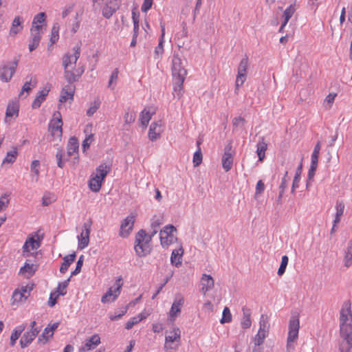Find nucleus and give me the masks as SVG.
I'll return each mask as SVG.
<instances>
[{"instance_id":"f8f14e48","label":"nucleus","mask_w":352,"mask_h":352,"mask_svg":"<svg viewBox=\"0 0 352 352\" xmlns=\"http://www.w3.org/2000/svg\"><path fill=\"white\" fill-rule=\"evenodd\" d=\"M74 54H65L63 57V66L64 72L69 69V67L72 65H76L78 59L80 56V47L76 46L74 47Z\"/></svg>"},{"instance_id":"864d4df0","label":"nucleus","mask_w":352,"mask_h":352,"mask_svg":"<svg viewBox=\"0 0 352 352\" xmlns=\"http://www.w3.org/2000/svg\"><path fill=\"white\" fill-rule=\"evenodd\" d=\"M36 82L35 81H32V78L29 81H26L22 87L21 91L20 94H23V92L29 93L32 88L35 87Z\"/></svg>"},{"instance_id":"c9c22d12","label":"nucleus","mask_w":352,"mask_h":352,"mask_svg":"<svg viewBox=\"0 0 352 352\" xmlns=\"http://www.w3.org/2000/svg\"><path fill=\"white\" fill-rule=\"evenodd\" d=\"M19 115V104L17 102H10L8 104L6 116V118H10L14 116L17 117Z\"/></svg>"},{"instance_id":"a211bd4d","label":"nucleus","mask_w":352,"mask_h":352,"mask_svg":"<svg viewBox=\"0 0 352 352\" xmlns=\"http://www.w3.org/2000/svg\"><path fill=\"white\" fill-rule=\"evenodd\" d=\"M85 72V66L81 65L78 66L77 68L74 70H66L64 72V77L66 80L72 84L74 82H76L79 80L80 77Z\"/></svg>"},{"instance_id":"412c9836","label":"nucleus","mask_w":352,"mask_h":352,"mask_svg":"<svg viewBox=\"0 0 352 352\" xmlns=\"http://www.w3.org/2000/svg\"><path fill=\"white\" fill-rule=\"evenodd\" d=\"M101 343L100 337L98 334H94L86 340L85 344L81 347L80 351H88L94 349Z\"/></svg>"},{"instance_id":"4be33fe9","label":"nucleus","mask_w":352,"mask_h":352,"mask_svg":"<svg viewBox=\"0 0 352 352\" xmlns=\"http://www.w3.org/2000/svg\"><path fill=\"white\" fill-rule=\"evenodd\" d=\"M163 131L161 121L153 122L151 124L148 131V138L151 141H155Z\"/></svg>"},{"instance_id":"0e129e2a","label":"nucleus","mask_w":352,"mask_h":352,"mask_svg":"<svg viewBox=\"0 0 352 352\" xmlns=\"http://www.w3.org/2000/svg\"><path fill=\"white\" fill-rule=\"evenodd\" d=\"M64 155V151L63 149H58L56 154V157L57 160V165L59 168H63L64 166V162L63 160V157Z\"/></svg>"},{"instance_id":"72a5a7b5","label":"nucleus","mask_w":352,"mask_h":352,"mask_svg":"<svg viewBox=\"0 0 352 352\" xmlns=\"http://www.w3.org/2000/svg\"><path fill=\"white\" fill-rule=\"evenodd\" d=\"M344 204L342 201H338L336 206V212L334 219V226L340 223L341 217L342 216L344 210Z\"/></svg>"},{"instance_id":"7c9ffc66","label":"nucleus","mask_w":352,"mask_h":352,"mask_svg":"<svg viewBox=\"0 0 352 352\" xmlns=\"http://www.w3.org/2000/svg\"><path fill=\"white\" fill-rule=\"evenodd\" d=\"M184 254V250L182 248H180L177 250H174L172 252L170 256V262L173 265L176 267H179L182 265V255Z\"/></svg>"},{"instance_id":"5fc2aeb1","label":"nucleus","mask_w":352,"mask_h":352,"mask_svg":"<svg viewBox=\"0 0 352 352\" xmlns=\"http://www.w3.org/2000/svg\"><path fill=\"white\" fill-rule=\"evenodd\" d=\"M288 257L286 255H284L282 256V258H281V263H280V265L278 270V274L279 276H281L283 275L285 272V269L287 267V265L288 264Z\"/></svg>"},{"instance_id":"58836bf2","label":"nucleus","mask_w":352,"mask_h":352,"mask_svg":"<svg viewBox=\"0 0 352 352\" xmlns=\"http://www.w3.org/2000/svg\"><path fill=\"white\" fill-rule=\"evenodd\" d=\"M147 317V315L141 313L139 315L131 318L125 325V328L126 329H131L135 324L139 323L142 320L145 319Z\"/></svg>"},{"instance_id":"774afa93","label":"nucleus","mask_w":352,"mask_h":352,"mask_svg":"<svg viewBox=\"0 0 352 352\" xmlns=\"http://www.w3.org/2000/svg\"><path fill=\"white\" fill-rule=\"evenodd\" d=\"M118 69L116 68L111 73V75L110 76V79L109 81L108 87H111L113 82H116L118 78Z\"/></svg>"},{"instance_id":"1a4fd4ad","label":"nucleus","mask_w":352,"mask_h":352,"mask_svg":"<svg viewBox=\"0 0 352 352\" xmlns=\"http://www.w3.org/2000/svg\"><path fill=\"white\" fill-rule=\"evenodd\" d=\"M176 231V228L172 226H166L164 230L160 232V242L162 247H168L170 244L173 243L176 239L173 232Z\"/></svg>"},{"instance_id":"9b49d317","label":"nucleus","mask_w":352,"mask_h":352,"mask_svg":"<svg viewBox=\"0 0 352 352\" xmlns=\"http://www.w3.org/2000/svg\"><path fill=\"white\" fill-rule=\"evenodd\" d=\"M135 217L136 214L131 213L122 221L119 232L120 236L126 238L130 234L135 221Z\"/></svg>"},{"instance_id":"cd10ccee","label":"nucleus","mask_w":352,"mask_h":352,"mask_svg":"<svg viewBox=\"0 0 352 352\" xmlns=\"http://www.w3.org/2000/svg\"><path fill=\"white\" fill-rule=\"evenodd\" d=\"M243 316L241 320V326L243 329H249L252 325L251 309L244 306L242 308Z\"/></svg>"},{"instance_id":"20e7f679","label":"nucleus","mask_w":352,"mask_h":352,"mask_svg":"<svg viewBox=\"0 0 352 352\" xmlns=\"http://www.w3.org/2000/svg\"><path fill=\"white\" fill-rule=\"evenodd\" d=\"M34 289L33 284L21 285L16 288L11 296L10 302L12 306L19 307L25 302Z\"/></svg>"},{"instance_id":"b1692460","label":"nucleus","mask_w":352,"mask_h":352,"mask_svg":"<svg viewBox=\"0 0 352 352\" xmlns=\"http://www.w3.org/2000/svg\"><path fill=\"white\" fill-rule=\"evenodd\" d=\"M78 148L79 143L78 139L76 137H72L69 138L67 146V153L69 157L76 155L74 157L76 160L78 159Z\"/></svg>"},{"instance_id":"39448f33","label":"nucleus","mask_w":352,"mask_h":352,"mask_svg":"<svg viewBox=\"0 0 352 352\" xmlns=\"http://www.w3.org/2000/svg\"><path fill=\"white\" fill-rule=\"evenodd\" d=\"M181 340V331L179 327H174L170 331V335L165 337L164 349L168 351L170 349H177Z\"/></svg>"},{"instance_id":"13d9d810","label":"nucleus","mask_w":352,"mask_h":352,"mask_svg":"<svg viewBox=\"0 0 352 352\" xmlns=\"http://www.w3.org/2000/svg\"><path fill=\"white\" fill-rule=\"evenodd\" d=\"M202 162V153L200 147L193 155V164L194 166H198Z\"/></svg>"},{"instance_id":"473e14b6","label":"nucleus","mask_w":352,"mask_h":352,"mask_svg":"<svg viewBox=\"0 0 352 352\" xmlns=\"http://www.w3.org/2000/svg\"><path fill=\"white\" fill-rule=\"evenodd\" d=\"M76 254L75 252L70 254L67 256H65L63 258V262L60 267V272L62 274H65L69 265L74 261L76 258Z\"/></svg>"},{"instance_id":"09e8293b","label":"nucleus","mask_w":352,"mask_h":352,"mask_svg":"<svg viewBox=\"0 0 352 352\" xmlns=\"http://www.w3.org/2000/svg\"><path fill=\"white\" fill-rule=\"evenodd\" d=\"M17 156V151L14 150H11L8 151L6 154V156L3 160V164H10L15 162Z\"/></svg>"},{"instance_id":"4c0bfd02","label":"nucleus","mask_w":352,"mask_h":352,"mask_svg":"<svg viewBox=\"0 0 352 352\" xmlns=\"http://www.w3.org/2000/svg\"><path fill=\"white\" fill-rule=\"evenodd\" d=\"M102 184V181L97 179L93 175H91V177L89 181V187L91 191L95 192H99L101 188Z\"/></svg>"},{"instance_id":"423d86ee","label":"nucleus","mask_w":352,"mask_h":352,"mask_svg":"<svg viewBox=\"0 0 352 352\" xmlns=\"http://www.w3.org/2000/svg\"><path fill=\"white\" fill-rule=\"evenodd\" d=\"M173 78H178V82H182V77H186L187 70L183 65L182 60L177 54H174L172 58Z\"/></svg>"},{"instance_id":"f3484780","label":"nucleus","mask_w":352,"mask_h":352,"mask_svg":"<svg viewBox=\"0 0 352 352\" xmlns=\"http://www.w3.org/2000/svg\"><path fill=\"white\" fill-rule=\"evenodd\" d=\"M120 1L118 0H107L102 8V16L109 19L119 9Z\"/></svg>"},{"instance_id":"4d7b16f0","label":"nucleus","mask_w":352,"mask_h":352,"mask_svg":"<svg viewBox=\"0 0 352 352\" xmlns=\"http://www.w3.org/2000/svg\"><path fill=\"white\" fill-rule=\"evenodd\" d=\"M336 96V94L330 93L327 95L324 100V106L326 109H329L331 107V105Z\"/></svg>"},{"instance_id":"6ab92c4d","label":"nucleus","mask_w":352,"mask_h":352,"mask_svg":"<svg viewBox=\"0 0 352 352\" xmlns=\"http://www.w3.org/2000/svg\"><path fill=\"white\" fill-rule=\"evenodd\" d=\"M24 19L21 16H16L12 21L9 30V36L15 37L23 30Z\"/></svg>"},{"instance_id":"a19ab883","label":"nucleus","mask_w":352,"mask_h":352,"mask_svg":"<svg viewBox=\"0 0 352 352\" xmlns=\"http://www.w3.org/2000/svg\"><path fill=\"white\" fill-rule=\"evenodd\" d=\"M40 162L37 160H33L32 162L30 169L32 173V177H35V181L37 182L38 179V176L40 173Z\"/></svg>"},{"instance_id":"79ce46f5","label":"nucleus","mask_w":352,"mask_h":352,"mask_svg":"<svg viewBox=\"0 0 352 352\" xmlns=\"http://www.w3.org/2000/svg\"><path fill=\"white\" fill-rule=\"evenodd\" d=\"M267 331L258 330L254 339L255 346H258L261 345L264 342V340L267 336Z\"/></svg>"},{"instance_id":"338daca9","label":"nucleus","mask_w":352,"mask_h":352,"mask_svg":"<svg viewBox=\"0 0 352 352\" xmlns=\"http://www.w3.org/2000/svg\"><path fill=\"white\" fill-rule=\"evenodd\" d=\"M124 122L126 124L133 123L135 120V113L133 112H126L124 114Z\"/></svg>"},{"instance_id":"f03ea898","label":"nucleus","mask_w":352,"mask_h":352,"mask_svg":"<svg viewBox=\"0 0 352 352\" xmlns=\"http://www.w3.org/2000/svg\"><path fill=\"white\" fill-rule=\"evenodd\" d=\"M157 233V230L147 234L145 230H140L135 235L134 249L137 255L140 257L145 256L150 254L152 250V237Z\"/></svg>"},{"instance_id":"4468645a","label":"nucleus","mask_w":352,"mask_h":352,"mask_svg":"<svg viewBox=\"0 0 352 352\" xmlns=\"http://www.w3.org/2000/svg\"><path fill=\"white\" fill-rule=\"evenodd\" d=\"M232 146L231 143L227 144L224 148L222 157V166L226 172L231 170L233 164Z\"/></svg>"},{"instance_id":"49530a36","label":"nucleus","mask_w":352,"mask_h":352,"mask_svg":"<svg viewBox=\"0 0 352 352\" xmlns=\"http://www.w3.org/2000/svg\"><path fill=\"white\" fill-rule=\"evenodd\" d=\"M295 8L294 5H290L288 8L285 9L283 13L284 21L283 25H286L288 23L289 20L292 18L294 13L295 12Z\"/></svg>"},{"instance_id":"f257e3e1","label":"nucleus","mask_w":352,"mask_h":352,"mask_svg":"<svg viewBox=\"0 0 352 352\" xmlns=\"http://www.w3.org/2000/svg\"><path fill=\"white\" fill-rule=\"evenodd\" d=\"M340 352H350L352 348V313L350 305L340 311Z\"/></svg>"},{"instance_id":"c03bdc74","label":"nucleus","mask_w":352,"mask_h":352,"mask_svg":"<svg viewBox=\"0 0 352 352\" xmlns=\"http://www.w3.org/2000/svg\"><path fill=\"white\" fill-rule=\"evenodd\" d=\"M301 170H302V164H300L299 165V166L298 167L296 174H295V176H294V180H293L292 186V193H294L295 190L298 188V183L300 179Z\"/></svg>"},{"instance_id":"e2e57ef3","label":"nucleus","mask_w":352,"mask_h":352,"mask_svg":"<svg viewBox=\"0 0 352 352\" xmlns=\"http://www.w3.org/2000/svg\"><path fill=\"white\" fill-rule=\"evenodd\" d=\"M58 39V27L54 25L51 31L50 42L52 44L55 43Z\"/></svg>"},{"instance_id":"de8ad7c7","label":"nucleus","mask_w":352,"mask_h":352,"mask_svg":"<svg viewBox=\"0 0 352 352\" xmlns=\"http://www.w3.org/2000/svg\"><path fill=\"white\" fill-rule=\"evenodd\" d=\"M269 322H268V317L267 315L262 314L259 320V329L262 331H265L269 332Z\"/></svg>"},{"instance_id":"8fccbe9b","label":"nucleus","mask_w":352,"mask_h":352,"mask_svg":"<svg viewBox=\"0 0 352 352\" xmlns=\"http://www.w3.org/2000/svg\"><path fill=\"white\" fill-rule=\"evenodd\" d=\"M245 122L246 121L243 117L239 116L234 118L232 120L233 131H236L239 129L242 128L245 125Z\"/></svg>"},{"instance_id":"603ef678","label":"nucleus","mask_w":352,"mask_h":352,"mask_svg":"<svg viewBox=\"0 0 352 352\" xmlns=\"http://www.w3.org/2000/svg\"><path fill=\"white\" fill-rule=\"evenodd\" d=\"M232 321V314L230 309L228 307H225L223 310V316L220 320L221 324L230 322Z\"/></svg>"},{"instance_id":"a18cd8bd","label":"nucleus","mask_w":352,"mask_h":352,"mask_svg":"<svg viewBox=\"0 0 352 352\" xmlns=\"http://www.w3.org/2000/svg\"><path fill=\"white\" fill-rule=\"evenodd\" d=\"M151 116H152V113L151 112H149L148 111H146V109L142 111V112L140 114V120L141 124L144 127H146L148 125L150 120L151 119Z\"/></svg>"},{"instance_id":"bf43d9fd","label":"nucleus","mask_w":352,"mask_h":352,"mask_svg":"<svg viewBox=\"0 0 352 352\" xmlns=\"http://www.w3.org/2000/svg\"><path fill=\"white\" fill-rule=\"evenodd\" d=\"M94 140V135L93 134H89L86 136L85 139L82 142V149L83 152H85L90 146V144Z\"/></svg>"},{"instance_id":"052dcab7","label":"nucleus","mask_w":352,"mask_h":352,"mask_svg":"<svg viewBox=\"0 0 352 352\" xmlns=\"http://www.w3.org/2000/svg\"><path fill=\"white\" fill-rule=\"evenodd\" d=\"M50 331L47 329V327L44 329L41 335L39 336L38 338V342L39 343L45 344L47 342L48 339L52 336H50Z\"/></svg>"},{"instance_id":"0eeeda50","label":"nucleus","mask_w":352,"mask_h":352,"mask_svg":"<svg viewBox=\"0 0 352 352\" xmlns=\"http://www.w3.org/2000/svg\"><path fill=\"white\" fill-rule=\"evenodd\" d=\"M63 122L61 115L59 111H55L53 114V118L49 124V131L51 135L56 138H61L63 134Z\"/></svg>"},{"instance_id":"680f3d73","label":"nucleus","mask_w":352,"mask_h":352,"mask_svg":"<svg viewBox=\"0 0 352 352\" xmlns=\"http://www.w3.org/2000/svg\"><path fill=\"white\" fill-rule=\"evenodd\" d=\"M100 105V102L99 100H95L91 106L87 109V115L88 116H93L96 111L99 109Z\"/></svg>"},{"instance_id":"aec40b11","label":"nucleus","mask_w":352,"mask_h":352,"mask_svg":"<svg viewBox=\"0 0 352 352\" xmlns=\"http://www.w3.org/2000/svg\"><path fill=\"white\" fill-rule=\"evenodd\" d=\"M75 92V87L70 83L69 85H65L61 91L60 96L59 98L60 103H64L67 100H70L72 101L74 100V95Z\"/></svg>"},{"instance_id":"393cba45","label":"nucleus","mask_w":352,"mask_h":352,"mask_svg":"<svg viewBox=\"0 0 352 352\" xmlns=\"http://www.w3.org/2000/svg\"><path fill=\"white\" fill-rule=\"evenodd\" d=\"M201 290L205 295L207 292L214 287V280L210 275L204 274L201 278Z\"/></svg>"},{"instance_id":"5701e85b","label":"nucleus","mask_w":352,"mask_h":352,"mask_svg":"<svg viewBox=\"0 0 352 352\" xmlns=\"http://www.w3.org/2000/svg\"><path fill=\"white\" fill-rule=\"evenodd\" d=\"M38 270V265L27 260L25 265L21 267L19 274L25 276L27 278L32 276Z\"/></svg>"},{"instance_id":"bb28decb","label":"nucleus","mask_w":352,"mask_h":352,"mask_svg":"<svg viewBox=\"0 0 352 352\" xmlns=\"http://www.w3.org/2000/svg\"><path fill=\"white\" fill-rule=\"evenodd\" d=\"M38 333V331L35 330L33 331H28L25 332L20 340V345L21 348L24 349L31 344L37 336Z\"/></svg>"},{"instance_id":"ddd939ff","label":"nucleus","mask_w":352,"mask_h":352,"mask_svg":"<svg viewBox=\"0 0 352 352\" xmlns=\"http://www.w3.org/2000/svg\"><path fill=\"white\" fill-rule=\"evenodd\" d=\"M19 60H14L10 65H3L0 69V79L3 82H9L16 72Z\"/></svg>"},{"instance_id":"6e6552de","label":"nucleus","mask_w":352,"mask_h":352,"mask_svg":"<svg viewBox=\"0 0 352 352\" xmlns=\"http://www.w3.org/2000/svg\"><path fill=\"white\" fill-rule=\"evenodd\" d=\"M122 285V278H119L115 283V287L113 289V287L109 288L102 296L101 302L104 304L114 302L120 294Z\"/></svg>"},{"instance_id":"2f4dec72","label":"nucleus","mask_w":352,"mask_h":352,"mask_svg":"<svg viewBox=\"0 0 352 352\" xmlns=\"http://www.w3.org/2000/svg\"><path fill=\"white\" fill-rule=\"evenodd\" d=\"M49 90L43 89L39 91L36 97L34 100L32 104V107L33 109H38L41 107L42 102L45 100L46 96H47Z\"/></svg>"},{"instance_id":"37998d69","label":"nucleus","mask_w":352,"mask_h":352,"mask_svg":"<svg viewBox=\"0 0 352 352\" xmlns=\"http://www.w3.org/2000/svg\"><path fill=\"white\" fill-rule=\"evenodd\" d=\"M43 33V30H38L37 26L31 27L30 34L31 40L38 41L40 43L41 35Z\"/></svg>"},{"instance_id":"f704fd0d","label":"nucleus","mask_w":352,"mask_h":352,"mask_svg":"<svg viewBox=\"0 0 352 352\" xmlns=\"http://www.w3.org/2000/svg\"><path fill=\"white\" fill-rule=\"evenodd\" d=\"M256 153L259 161H263L265 157V151L267 148V144L265 142L263 138L258 142L256 146Z\"/></svg>"},{"instance_id":"7ed1b4c3","label":"nucleus","mask_w":352,"mask_h":352,"mask_svg":"<svg viewBox=\"0 0 352 352\" xmlns=\"http://www.w3.org/2000/svg\"><path fill=\"white\" fill-rule=\"evenodd\" d=\"M299 329V316L294 314L291 316L289 321V331L286 345L287 352H293L294 351L296 342L298 338Z\"/></svg>"},{"instance_id":"e433bc0d","label":"nucleus","mask_w":352,"mask_h":352,"mask_svg":"<svg viewBox=\"0 0 352 352\" xmlns=\"http://www.w3.org/2000/svg\"><path fill=\"white\" fill-rule=\"evenodd\" d=\"M186 77H182V82H178V78H173V92L174 95L178 98H180L182 95L183 84Z\"/></svg>"},{"instance_id":"2eb2a0df","label":"nucleus","mask_w":352,"mask_h":352,"mask_svg":"<svg viewBox=\"0 0 352 352\" xmlns=\"http://www.w3.org/2000/svg\"><path fill=\"white\" fill-rule=\"evenodd\" d=\"M184 299L182 296H179L175 298L168 312V320L171 322H173L175 320L176 317L181 313V309L184 305Z\"/></svg>"},{"instance_id":"c85d7f7f","label":"nucleus","mask_w":352,"mask_h":352,"mask_svg":"<svg viewBox=\"0 0 352 352\" xmlns=\"http://www.w3.org/2000/svg\"><path fill=\"white\" fill-rule=\"evenodd\" d=\"M111 170V167L105 164H100L96 169V172L92 175L97 179L103 182L107 174Z\"/></svg>"},{"instance_id":"6e6d98bb","label":"nucleus","mask_w":352,"mask_h":352,"mask_svg":"<svg viewBox=\"0 0 352 352\" xmlns=\"http://www.w3.org/2000/svg\"><path fill=\"white\" fill-rule=\"evenodd\" d=\"M320 148H321L320 143V142H318L316 144L314 151L311 155V162L312 163L318 164Z\"/></svg>"},{"instance_id":"c756f323","label":"nucleus","mask_w":352,"mask_h":352,"mask_svg":"<svg viewBox=\"0 0 352 352\" xmlns=\"http://www.w3.org/2000/svg\"><path fill=\"white\" fill-rule=\"evenodd\" d=\"M46 20V14L45 12H40L34 16L32 27L37 26L38 30H44Z\"/></svg>"},{"instance_id":"3c124183","label":"nucleus","mask_w":352,"mask_h":352,"mask_svg":"<svg viewBox=\"0 0 352 352\" xmlns=\"http://www.w3.org/2000/svg\"><path fill=\"white\" fill-rule=\"evenodd\" d=\"M69 280L70 278H69L68 279L58 284L56 291L58 293L57 296L59 295L64 296L67 293L66 288L68 286Z\"/></svg>"},{"instance_id":"dca6fc26","label":"nucleus","mask_w":352,"mask_h":352,"mask_svg":"<svg viewBox=\"0 0 352 352\" xmlns=\"http://www.w3.org/2000/svg\"><path fill=\"white\" fill-rule=\"evenodd\" d=\"M90 232L91 224L89 223H85L83 225V230L80 236H78V248L82 250L88 246L89 243Z\"/></svg>"},{"instance_id":"9d476101","label":"nucleus","mask_w":352,"mask_h":352,"mask_svg":"<svg viewBox=\"0 0 352 352\" xmlns=\"http://www.w3.org/2000/svg\"><path fill=\"white\" fill-rule=\"evenodd\" d=\"M248 65V58L245 56L241 59L238 67V74L235 83L236 89L242 86L246 80Z\"/></svg>"},{"instance_id":"69168bd1","label":"nucleus","mask_w":352,"mask_h":352,"mask_svg":"<svg viewBox=\"0 0 352 352\" xmlns=\"http://www.w3.org/2000/svg\"><path fill=\"white\" fill-rule=\"evenodd\" d=\"M83 261L84 256L83 255H81L77 261L76 269L72 272L71 276L76 275L80 272L81 267L83 264Z\"/></svg>"},{"instance_id":"a878e982","label":"nucleus","mask_w":352,"mask_h":352,"mask_svg":"<svg viewBox=\"0 0 352 352\" xmlns=\"http://www.w3.org/2000/svg\"><path fill=\"white\" fill-rule=\"evenodd\" d=\"M40 246V243L38 241L35 240L33 237L26 240L23 246V255L24 256H28L30 255V250H37Z\"/></svg>"},{"instance_id":"ea45409f","label":"nucleus","mask_w":352,"mask_h":352,"mask_svg":"<svg viewBox=\"0 0 352 352\" xmlns=\"http://www.w3.org/2000/svg\"><path fill=\"white\" fill-rule=\"evenodd\" d=\"M25 328V325H20L13 330L10 336V345L13 346Z\"/></svg>"}]
</instances>
